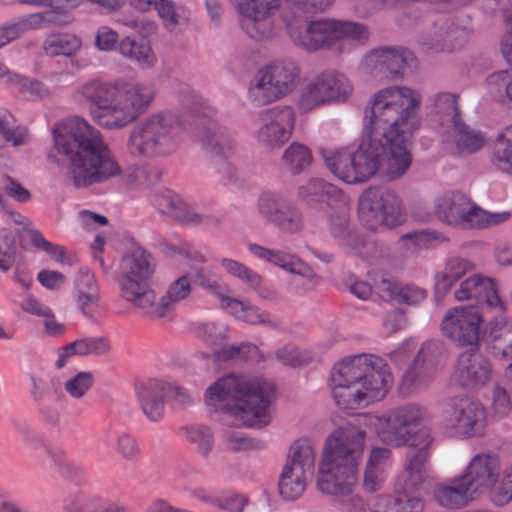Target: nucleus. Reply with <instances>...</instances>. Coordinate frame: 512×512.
<instances>
[{
	"instance_id": "1",
	"label": "nucleus",
	"mask_w": 512,
	"mask_h": 512,
	"mask_svg": "<svg viewBox=\"0 0 512 512\" xmlns=\"http://www.w3.org/2000/svg\"><path fill=\"white\" fill-rule=\"evenodd\" d=\"M421 95L408 87L378 91L365 110L364 136L355 152L321 149L328 169L348 184L365 182L382 167L389 180L402 178L412 164L411 135L420 127Z\"/></svg>"
},
{
	"instance_id": "2",
	"label": "nucleus",
	"mask_w": 512,
	"mask_h": 512,
	"mask_svg": "<svg viewBox=\"0 0 512 512\" xmlns=\"http://www.w3.org/2000/svg\"><path fill=\"white\" fill-rule=\"evenodd\" d=\"M53 151L49 159L67 169V178L77 188L102 184L122 176V181L133 188L148 187L161 179L162 172L156 167L135 166L124 174L114 154L99 130L84 118L72 116L55 124L52 130Z\"/></svg>"
},
{
	"instance_id": "3",
	"label": "nucleus",
	"mask_w": 512,
	"mask_h": 512,
	"mask_svg": "<svg viewBox=\"0 0 512 512\" xmlns=\"http://www.w3.org/2000/svg\"><path fill=\"white\" fill-rule=\"evenodd\" d=\"M334 0H284L282 19L292 41L309 52L330 48L342 52L350 42L369 38L366 25L345 20L319 19L309 16L326 11Z\"/></svg>"
},
{
	"instance_id": "4",
	"label": "nucleus",
	"mask_w": 512,
	"mask_h": 512,
	"mask_svg": "<svg viewBox=\"0 0 512 512\" xmlns=\"http://www.w3.org/2000/svg\"><path fill=\"white\" fill-rule=\"evenodd\" d=\"M274 393L272 383L229 374L206 390L205 403L211 413L222 412L233 417L236 426L262 428L271 422Z\"/></svg>"
},
{
	"instance_id": "5",
	"label": "nucleus",
	"mask_w": 512,
	"mask_h": 512,
	"mask_svg": "<svg viewBox=\"0 0 512 512\" xmlns=\"http://www.w3.org/2000/svg\"><path fill=\"white\" fill-rule=\"evenodd\" d=\"M365 434L359 426L348 422L326 439L317 479L320 492L333 496L351 494L358 480Z\"/></svg>"
},
{
	"instance_id": "6",
	"label": "nucleus",
	"mask_w": 512,
	"mask_h": 512,
	"mask_svg": "<svg viewBox=\"0 0 512 512\" xmlns=\"http://www.w3.org/2000/svg\"><path fill=\"white\" fill-rule=\"evenodd\" d=\"M500 470L497 455L476 454L460 476L434 490L435 500L443 507L460 508L469 500L489 492L498 482Z\"/></svg>"
},
{
	"instance_id": "7",
	"label": "nucleus",
	"mask_w": 512,
	"mask_h": 512,
	"mask_svg": "<svg viewBox=\"0 0 512 512\" xmlns=\"http://www.w3.org/2000/svg\"><path fill=\"white\" fill-rule=\"evenodd\" d=\"M181 131L180 122L172 114H153L132 128L127 150L132 156L146 159L169 156L181 141Z\"/></svg>"
},
{
	"instance_id": "8",
	"label": "nucleus",
	"mask_w": 512,
	"mask_h": 512,
	"mask_svg": "<svg viewBox=\"0 0 512 512\" xmlns=\"http://www.w3.org/2000/svg\"><path fill=\"white\" fill-rule=\"evenodd\" d=\"M157 260L148 250L137 246L120 260L116 279L120 297L140 311L153 303L154 289L151 280L157 270Z\"/></svg>"
},
{
	"instance_id": "9",
	"label": "nucleus",
	"mask_w": 512,
	"mask_h": 512,
	"mask_svg": "<svg viewBox=\"0 0 512 512\" xmlns=\"http://www.w3.org/2000/svg\"><path fill=\"white\" fill-rule=\"evenodd\" d=\"M331 374L363 387L372 393L374 399L384 398L392 384L387 364L373 354L347 357L333 366Z\"/></svg>"
},
{
	"instance_id": "10",
	"label": "nucleus",
	"mask_w": 512,
	"mask_h": 512,
	"mask_svg": "<svg viewBox=\"0 0 512 512\" xmlns=\"http://www.w3.org/2000/svg\"><path fill=\"white\" fill-rule=\"evenodd\" d=\"M300 68L292 60H276L258 71L249 88V98L256 106L270 104L292 92L297 85Z\"/></svg>"
},
{
	"instance_id": "11",
	"label": "nucleus",
	"mask_w": 512,
	"mask_h": 512,
	"mask_svg": "<svg viewBox=\"0 0 512 512\" xmlns=\"http://www.w3.org/2000/svg\"><path fill=\"white\" fill-rule=\"evenodd\" d=\"M359 218L370 230L394 228L405 220L401 199L382 187H370L359 198Z\"/></svg>"
},
{
	"instance_id": "12",
	"label": "nucleus",
	"mask_w": 512,
	"mask_h": 512,
	"mask_svg": "<svg viewBox=\"0 0 512 512\" xmlns=\"http://www.w3.org/2000/svg\"><path fill=\"white\" fill-rule=\"evenodd\" d=\"M315 452L308 439L300 438L292 443L279 478L280 495L286 500H295L305 491L307 481L314 474Z\"/></svg>"
},
{
	"instance_id": "13",
	"label": "nucleus",
	"mask_w": 512,
	"mask_h": 512,
	"mask_svg": "<svg viewBox=\"0 0 512 512\" xmlns=\"http://www.w3.org/2000/svg\"><path fill=\"white\" fill-rule=\"evenodd\" d=\"M428 410L417 403H409L392 409L383 429L381 439L392 446L401 447L423 440L425 434L431 435L427 429L413 431V427L429 419Z\"/></svg>"
},
{
	"instance_id": "14",
	"label": "nucleus",
	"mask_w": 512,
	"mask_h": 512,
	"mask_svg": "<svg viewBox=\"0 0 512 512\" xmlns=\"http://www.w3.org/2000/svg\"><path fill=\"white\" fill-rule=\"evenodd\" d=\"M256 210L265 221L284 234L293 235L304 228L300 209L279 193H261L256 201Z\"/></svg>"
},
{
	"instance_id": "15",
	"label": "nucleus",
	"mask_w": 512,
	"mask_h": 512,
	"mask_svg": "<svg viewBox=\"0 0 512 512\" xmlns=\"http://www.w3.org/2000/svg\"><path fill=\"white\" fill-rule=\"evenodd\" d=\"M444 422L453 434L459 437H472L481 434L486 420L484 406L467 397L449 399L443 410Z\"/></svg>"
},
{
	"instance_id": "16",
	"label": "nucleus",
	"mask_w": 512,
	"mask_h": 512,
	"mask_svg": "<svg viewBox=\"0 0 512 512\" xmlns=\"http://www.w3.org/2000/svg\"><path fill=\"white\" fill-rule=\"evenodd\" d=\"M261 125L255 132L257 144L265 150H276L290 139L295 113L290 106H275L260 113Z\"/></svg>"
},
{
	"instance_id": "17",
	"label": "nucleus",
	"mask_w": 512,
	"mask_h": 512,
	"mask_svg": "<svg viewBox=\"0 0 512 512\" xmlns=\"http://www.w3.org/2000/svg\"><path fill=\"white\" fill-rule=\"evenodd\" d=\"M482 314L478 307L460 306L447 311L441 329L448 339L459 346L473 348L481 338Z\"/></svg>"
},
{
	"instance_id": "18",
	"label": "nucleus",
	"mask_w": 512,
	"mask_h": 512,
	"mask_svg": "<svg viewBox=\"0 0 512 512\" xmlns=\"http://www.w3.org/2000/svg\"><path fill=\"white\" fill-rule=\"evenodd\" d=\"M119 83L92 80L78 90L80 96L91 104L92 118L103 128L115 129Z\"/></svg>"
},
{
	"instance_id": "19",
	"label": "nucleus",
	"mask_w": 512,
	"mask_h": 512,
	"mask_svg": "<svg viewBox=\"0 0 512 512\" xmlns=\"http://www.w3.org/2000/svg\"><path fill=\"white\" fill-rule=\"evenodd\" d=\"M352 92L350 81L336 71H325L318 75L302 93L299 107L304 112L332 101H345Z\"/></svg>"
},
{
	"instance_id": "20",
	"label": "nucleus",
	"mask_w": 512,
	"mask_h": 512,
	"mask_svg": "<svg viewBox=\"0 0 512 512\" xmlns=\"http://www.w3.org/2000/svg\"><path fill=\"white\" fill-rule=\"evenodd\" d=\"M191 122L195 137L204 149L213 155L228 157L234 151V140L227 129L221 127L214 119L215 110L201 104L194 109Z\"/></svg>"
},
{
	"instance_id": "21",
	"label": "nucleus",
	"mask_w": 512,
	"mask_h": 512,
	"mask_svg": "<svg viewBox=\"0 0 512 512\" xmlns=\"http://www.w3.org/2000/svg\"><path fill=\"white\" fill-rule=\"evenodd\" d=\"M422 437L423 440L413 443V447L418 450L406 456L403 471L397 476L394 484L395 492L416 493L430 483L427 464L434 438L427 434Z\"/></svg>"
},
{
	"instance_id": "22",
	"label": "nucleus",
	"mask_w": 512,
	"mask_h": 512,
	"mask_svg": "<svg viewBox=\"0 0 512 512\" xmlns=\"http://www.w3.org/2000/svg\"><path fill=\"white\" fill-rule=\"evenodd\" d=\"M476 204L465 194L453 191L435 201L434 212L438 220L454 228L473 229L477 223Z\"/></svg>"
},
{
	"instance_id": "23",
	"label": "nucleus",
	"mask_w": 512,
	"mask_h": 512,
	"mask_svg": "<svg viewBox=\"0 0 512 512\" xmlns=\"http://www.w3.org/2000/svg\"><path fill=\"white\" fill-rule=\"evenodd\" d=\"M154 98V89L140 83H119V95L115 129L122 128L136 120Z\"/></svg>"
},
{
	"instance_id": "24",
	"label": "nucleus",
	"mask_w": 512,
	"mask_h": 512,
	"mask_svg": "<svg viewBox=\"0 0 512 512\" xmlns=\"http://www.w3.org/2000/svg\"><path fill=\"white\" fill-rule=\"evenodd\" d=\"M454 376L462 388L479 389L492 380V365L478 349L471 348L459 355Z\"/></svg>"
},
{
	"instance_id": "25",
	"label": "nucleus",
	"mask_w": 512,
	"mask_h": 512,
	"mask_svg": "<svg viewBox=\"0 0 512 512\" xmlns=\"http://www.w3.org/2000/svg\"><path fill=\"white\" fill-rule=\"evenodd\" d=\"M457 301L475 300L479 305H486L499 312L505 310V303L499 296L494 279L474 274L461 281L454 291Z\"/></svg>"
},
{
	"instance_id": "26",
	"label": "nucleus",
	"mask_w": 512,
	"mask_h": 512,
	"mask_svg": "<svg viewBox=\"0 0 512 512\" xmlns=\"http://www.w3.org/2000/svg\"><path fill=\"white\" fill-rule=\"evenodd\" d=\"M368 65L390 79L402 77L404 69L414 60L413 53L402 46L374 49L366 58Z\"/></svg>"
},
{
	"instance_id": "27",
	"label": "nucleus",
	"mask_w": 512,
	"mask_h": 512,
	"mask_svg": "<svg viewBox=\"0 0 512 512\" xmlns=\"http://www.w3.org/2000/svg\"><path fill=\"white\" fill-rule=\"evenodd\" d=\"M168 383L149 379L136 384L135 392L144 415L152 422L160 421L164 416L165 398L170 392Z\"/></svg>"
},
{
	"instance_id": "28",
	"label": "nucleus",
	"mask_w": 512,
	"mask_h": 512,
	"mask_svg": "<svg viewBox=\"0 0 512 512\" xmlns=\"http://www.w3.org/2000/svg\"><path fill=\"white\" fill-rule=\"evenodd\" d=\"M442 141L460 155L475 153L486 145L485 134L472 128L463 118L442 131Z\"/></svg>"
},
{
	"instance_id": "29",
	"label": "nucleus",
	"mask_w": 512,
	"mask_h": 512,
	"mask_svg": "<svg viewBox=\"0 0 512 512\" xmlns=\"http://www.w3.org/2000/svg\"><path fill=\"white\" fill-rule=\"evenodd\" d=\"M191 293V283L187 275H182L174 280L168 287L166 294L158 301L154 293L153 303L147 309H142L141 314L150 319L165 318L177 303L186 299Z\"/></svg>"
},
{
	"instance_id": "30",
	"label": "nucleus",
	"mask_w": 512,
	"mask_h": 512,
	"mask_svg": "<svg viewBox=\"0 0 512 512\" xmlns=\"http://www.w3.org/2000/svg\"><path fill=\"white\" fill-rule=\"evenodd\" d=\"M465 31L454 19L447 16H438L431 21L428 27L420 36L422 45L429 48L451 46L463 38Z\"/></svg>"
},
{
	"instance_id": "31",
	"label": "nucleus",
	"mask_w": 512,
	"mask_h": 512,
	"mask_svg": "<svg viewBox=\"0 0 512 512\" xmlns=\"http://www.w3.org/2000/svg\"><path fill=\"white\" fill-rule=\"evenodd\" d=\"M332 397L337 406L343 409H356L362 402L376 401L372 393L357 384H352L341 376L331 374L330 378Z\"/></svg>"
},
{
	"instance_id": "32",
	"label": "nucleus",
	"mask_w": 512,
	"mask_h": 512,
	"mask_svg": "<svg viewBox=\"0 0 512 512\" xmlns=\"http://www.w3.org/2000/svg\"><path fill=\"white\" fill-rule=\"evenodd\" d=\"M475 271V264L467 258L453 256L446 260L443 269L436 274V295L444 297L453 285Z\"/></svg>"
},
{
	"instance_id": "33",
	"label": "nucleus",
	"mask_w": 512,
	"mask_h": 512,
	"mask_svg": "<svg viewBox=\"0 0 512 512\" xmlns=\"http://www.w3.org/2000/svg\"><path fill=\"white\" fill-rule=\"evenodd\" d=\"M222 304L239 320L251 325L262 324L270 329L277 330L281 323L269 312L235 298L222 297Z\"/></svg>"
},
{
	"instance_id": "34",
	"label": "nucleus",
	"mask_w": 512,
	"mask_h": 512,
	"mask_svg": "<svg viewBox=\"0 0 512 512\" xmlns=\"http://www.w3.org/2000/svg\"><path fill=\"white\" fill-rule=\"evenodd\" d=\"M273 10L252 6V11L240 20L242 29L257 41L272 38L275 35V27L270 12Z\"/></svg>"
},
{
	"instance_id": "35",
	"label": "nucleus",
	"mask_w": 512,
	"mask_h": 512,
	"mask_svg": "<svg viewBox=\"0 0 512 512\" xmlns=\"http://www.w3.org/2000/svg\"><path fill=\"white\" fill-rule=\"evenodd\" d=\"M298 198L309 205L318 202H326L330 205L332 201L343 202L344 194L335 185L322 179L312 178L298 188Z\"/></svg>"
},
{
	"instance_id": "36",
	"label": "nucleus",
	"mask_w": 512,
	"mask_h": 512,
	"mask_svg": "<svg viewBox=\"0 0 512 512\" xmlns=\"http://www.w3.org/2000/svg\"><path fill=\"white\" fill-rule=\"evenodd\" d=\"M119 52L143 69L153 67L157 61L149 41L141 36L123 38L119 43Z\"/></svg>"
},
{
	"instance_id": "37",
	"label": "nucleus",
	"mask_w": 512,
	"mask_h": 512,
	"mask_svg": "<svg viewBox=\"0 0 512 512\" xmlns=\"http://www.w3.org/2000/svg\"><path fill=\"white\" fill-rule=\"evenodd\" d=\"M458 100L459 95L450 92H439L430 98L431 111L443 130L462 118Z\"/></svg>"
},
{
	"instance_id": "38",
	"label": "nucleus",
	"mask_w": 512,
	"mask_h": 512,
	"mask_svg": "<svg viewBox=\"0 0 512 512\" xmlns=\"http://www.w3.org/2000/svg\"><path fill=\"white\" fill-rule=\"evenodd\" d=\"M348 253L373 261L384 254V248L378 242L364 238L358 231L350 229L336 242Z\"/></svg>"
},
{
	"instance_id": "39",
	"label": "nucleus",
	"mask_w": 512,
	"mask_h": 512,
	"mask_svg": "<svg viewBox=\"0 0 512 512\" xmlns=\"http://www.w3.org/2000/svg\"><path fill=\"white\" fill-rule=\"evenodd\" d=\"M82 42L76 35L69 33L50 34L43 42L42 48L47 56H74L80 50Z\"/></svg>"
},
{
	"instance_id": "40",
	"label": "nucleus",
	"mask_w": 512,
	"mask_h": 512,
	"mask_svg": "<svg viewBox=\"0 0 512 512\" xmlns=\"http://www.w3.org/2000/svg\"><path fill=\"white\" fill-rule=\"evenodd\" d=\"M180 433L195 447L196 452L207 458L214 447V434L209 426L192 424L180 428Z\"/></svg>"
},
{
	"instance_id": "41",
	"label": "nucleus",
	"mask_w": 512,
	"mask_h": 512,
	"mask_svg": "<svg viewBox=\"0 0 512 512\" xmlns=\"http://www.w3.org/2000/svg\"><path fill=\"white\" fill-rule=\"evenodd\" d=\"M492 162L498 170L512 174V124L496 137Z\"/></svg>"
},
{
	"instance_id": "42",
	"label": "nucleus",
	"mask_w": 512,
	"mask_h": 512,
	"mask_svg": "<svg viewBox=\"0 0 512 512\" xmlns=\"http://www.w3.org/2000/svg\"><path fill=\"white\" fill-rule=\"evenodd\" d=\"M489 348L498 359H512V323H503L492 328Z\"/></svg>"
},
{
	"instance_id": "43",
	"label": "nucleus",
	"mask_w": 512,
	"mask_h": 512,
	"mask_svg": "<svg viewBox=\"0 0 512 512\" xmlns=\"http://www.w3.org/2000/svg\"><path fill=\"white\" fill-rule=\"evenodd\" d=\"M282 162L290 173L297 175L304 172L311 165L312 154L305 145L293 142L284 151Z\"/></svg>"
},
{
	"instance_id": "44",
	"label": "nucleus",
	"mask_w": 512,
	"mask_h": 512,
	"mask_svg": "<svg viewBox=\"0 0 512 512\" xmlns=\"http://www.w3.org/2000/svg\"><path fill=\"white\" fill-rule=\"evenodd\" d=\"M489 92L501 101L512 103V69L492 73L486 80Z\"/></svg>"
},
{
	"instance_id": "45",
	"label": "nucleus",
	"mask_w": 512,
	"mask_h": 512,
	"mask_svg": "<svg viewBox=\"0 0 512 512\" xmlns=\"http://www.w3.org/2000/svg\"><path fill=\"white\" fill-rule=\"evenodd\" d=\"M434 369L415 357L413 363L402 377V386L407 389L416 388L430 381L434 376Z\"/></svg>"
},
{
	"instance_id": "46",
	"label": "nucleus",
	"mask_w": 512,
	"mask_h": 512,
	"mask_svg": "<svg viewBox=\"0 0 512 512\" xmlns=\"http://www.w3.org/2000/svg\"><path fill=\"white\" fill-rule=\"evenodd\" d=\"M16 239L12 231L7 228L0 229V270L8 272L17 259Z\"/></svg>"
},
{
	"instance_id": "47",
	"label": "nucleus",
	"mask_w": 512,
	"mask_h": 512,
	"mask_svg": "<svg viewBox=\"0 0 512 512\" xmlns=\"http://www.w3.org/2000/svg\"><path fill=\"white\" fill-rule=\"evenodd\" d=\"M78 356H101L111 351V343L105 336L79 338L72 342Z\"/></svg>"
},
{
	"instance_id": "48",
	"label": "nucleus",
	"mask_w": 512,
	"mask_h": 512,
	"mask_svg": "<svg viewBox=\"0 0 512 512\" xmlns=\"http://www.w3.org/2000/svg\"><path fill=\"white\" fill-rule=\"evenodd\" d=\"M94 382L92 372L80 371L65 381L64 390L72 399L80 400L91 390Z\"/></svg>"
},
{
	"instance_id": "49",
	"label": "nucleus",
	"mask_w": 512,
	"mask_h": 512,
	"mask_svg": "<svg viewBox=\"0 0 512 512\" xmlns=\"http://www.w3.org/2000/svg\"><path fill=\"white\" fill-rule=\"evenodd\" d=\"M248 249L254 256L263 259L275 266H278L286 271L289 270L294 258V255L284 251L268 249L258 244H249Z\"/></svg>"
},
{
	"instance_id": "50",
	"label": "nucleus",
	"mask_w": 512,
	"mask_h": 512,
	"mask_svg": "<svg viewBox=\"0 0 512 512\" xmlns=\"http://www.w3.org/2000/svg\"><path fill=\"white\" fill-rule=\"evenodd\" d=\"M445 356V344L439 339H431L422 344L416 358L435 370Z\"/></svg>"
},
{
	"instance_id": "51",
	"label": "nucleus",
	"mask_w": 512,
	"mask_h": 512,
	"mask_svg": "<svg viewBox=\"0 0 512 512\" xmlns=\"http://www.w3.org/2000/svg\"><path fill=\"white\" fill-rule=\"evenodd\" d=\"M184 204L180 197L170 190L159 192L154 199V205L158 211L175 220L180 215Z\"/></svg>"
},
{
	"instance_id": "52",
	"label": "nucleus",
	"mask_w": 512,
	"mask_h": 512,
	"mask_svg": "<svg viewBox=\"0 0 512 512\" xmlns=\"http://www.w3.org/2000/svg\"><path fill=\"white\" fill-rule=\"evenodd\" d=\"M255 349L256 346L252 343L242 342L218 349L214 352V357L218 362H240L247 360Z\"/></svg>"
},
{
	"instance_id": "53",
	"label": "nucleus",
	"mask_w": 512,
	"mask_h": 512,
	"mask_svg": "<svg viewBox=\"0 0 512 512\" xmlns=\"http://www.w3.org/2000/svg\"><path fill=\"white\" fill-rule=\"evenodd\" d=\"M221 264L229 274L247 283L252 289L259 288V285L262 282L261 276L246 267L244 264L227 258L223 259Z\"/></svg>"
},
{
	"instance_id": "54",
	"label": "nucleus",
	"mask_w": 512,
	"mask_h": 512,
	"mask_svg": "<svg viewBox=\"0 0 512 512\" xmlns=\"http://www.w3.org/2000/svg\"><path fill=\"white\" fill-rule=\"evenodd\" d=\"M29 242L36 250L46 252L57 262H63L65 258V249L63 246L53 244L46 240L42 233L37 229L27 230Z\"/></svg>"
},
{
	"instance_id": "55",
	"label": "nucleus",
	"mask_w": 512,
	"mask_h": 512,
	"mask_svg": "<svg viewBox=\"0 0 512 512\" xmlns=\"http://www.w3.org/2000/svg\"><path fill=\"white\" fill-rule=\"evenodd\" d=\"M198 337L209 346H218L227 339V328L215 322L202 323L197 327Z\"/></svg>"
},
{
	"instance_id": "56",
	"label": "nucleus",
	"mask_w": 512,
	"mask_h": 512,
	"mask_svg": "<svg viewBox=\"0 0 512 512\" xmlns=\"http://www.w3.org/2000/svg\"><path fill=\"white\" fill-rule=\"evenodd\" d=\"M8 117L13 118L9 113L0 115V135L15 147L26 144L29 138L28 129L21 126L11 129Z\"/></svg>"
},
{
	"instance_id": "57",
	"label": "nucleus",
	"mask_w": 512,
	"mask_h": 512,
	"mask_svg": "<svg viewBox=\"0 0 512 512\" xmlns=\"http://www.w3.org/2000/svg\"><path fill=\"white\" fill-rule=\"evenodd\" d=\"M277 360L289 367H298L311 360L310 354L292 345H286L275 352Z\"/></svg>"
},
{
	"instance_id": "58",
	"label": "nucleus",
	"mask_w": 512,
	"mask_h": 512,
	"mask_svg": "<svg viewBox=\"0 0 512 512\" xmlns=\"http://www.w3.org/2000/svg\"><path fill=\"white\" fill-rule=\"evenodd\" d=\"M117 453L126 461H135L141 456V448L132 435L122 433L116 440Z\"/></svg>"
},
{
	"instance_id": "59",
	"label": "nucleus",
	"mask_w": 512,
	"mask_h": 512,
	"mask_svg": "<svg viewBox=\"0 0 512 512\" xmlns=\"http://www.w3.org/2000/svg\"><path fill=\"white\" fill-rule=\"evenodd\" d=\"M12 85L17 86L22 93L29 94L32 98H43L48 95L46 86L36 79L22 75L12 76Z\"/></svg>"
},
{
	"instance_id": "60",
	"label": "nucleus",
	"mask_w": 512,
	"mask_h": 512,
	"mask_svg": "<svg viewBox=\"0 0 512 512\" xmlns=\"http://www.w3.org/2000/svg\"><path fill=\"white\" fill-rule=\"evenodd\" d=\"M0 187L17 202L25 203L31 198V193L20 182L8 175L0 176Z\"/></svg>"
},
{
	"instance_id": "61",
	"label": "nucleus",
	"mask_w": 512,
	"mask_h": 512,
	"mask_svg": "<svg viewBox=\"0 0 512 512\" xmlns=\"http://www.w3.org/2000/svg\"><path fill=\"white\" fill-rule=\"evenodd\" d=\"M46 27H62L73 22L74 17L68 9L62 7L60 3H55L43 11Z\"/></svg>"
},
{
	"instance_id": "62",
	"label": "nucleus",
	"mask_w": 512,
	"mask_h": 512,
	"mask_svg": "<svg viewBox=\"0 0 512 512\" xmlns=\"http://www.w3.org/2000/svg\"><path fill=\"white\" fill-rule=\"evenodd\" d=\"M98 502L97 497L76 494L66 501L65 510L67 512H98Z\"/></svg>"
},
{
	"instance_id": "63",
	"label": "nucleus",
	"mask_w": 512,
	"mask_h": 512,
	"mask_svg": "<svg viewBox=\"0 0 512 512\" xmlns=\"http://www.w3.org/2000/svg\"><path fill=\"white\" fill-rule=\"evenodd\" d=\"M328 224L330 234L336 242L351 229L349 227V219L345 209H341L330 214Z\"/></svg>"
},
{
	"instance_id": "64",
	"label": "nucleus",
	"mask_w": 512,
	"mask_h": 512,
	"mask_svg": "<svg viewBox=\"0 0 512 512\" xmlns=\"http://www.w3.org/2000/svg\"><path fill=\"white\" fill-rule=\"evenodd\" d=\"M154 7L163 20L165 27L170 31L174 30L179 23L175 3L168 0H158L155 2Z\"/></svg>"
}]
</instances>
